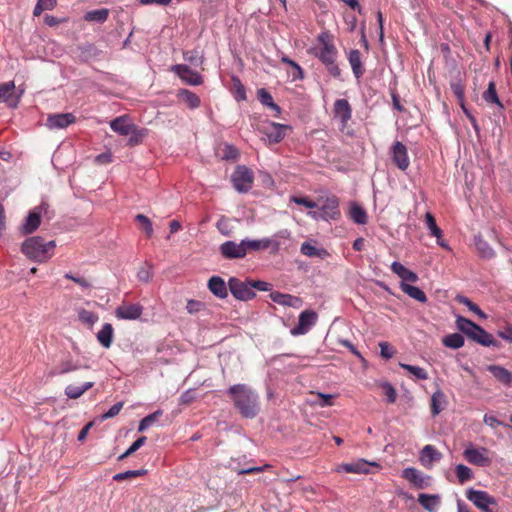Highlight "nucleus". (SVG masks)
Returning <instances> with one entry per match:
<instances>
[{
	"label": "nucleus",
	"instance_id": "72a5a7b5",
	"mask_svg": "<svg viewBox=\"0 0 512 512\" xmlns=\"http://www.w3.org/2000/svg\"><path fill=\"white\" fill-rule=\"evenodd\" d=\"M258 99L264 105L275 111V116L281 112L280 107L273 101L272 95L264 88L258 90Z\"/></svg>",
	"mask_w": 512,
	"mask_h": 512
},
{
	"label": "nucleus",
	"instance_id": "f03ea898",
	"mask_svg": "<svg viewBox=\"0 0 512 512\" xmlns=\"http://www.w3.org/2000/svg\"><path fill=\"white\" fill-rule=\"evenodd\" d=\"M234 407L244 418H254L260 410L258 395L247 385L237 384L229 388Z\"/></svg>",
	"mask_w": 512,
	"mask_h": 512
},
{
	"label": "nucleus",
	"instance_id": "1a4fd4ad",
	"mask_svg": "<svg viewBox=\"0 0 512 512\" xmlns=\"http://www.w3.org/2000/svg\"><path fill=\"white\" fill-rule=\"evenodd\" d=\"M317 314L312 310H305L299 315L298 324L291 329L294 336L306 334L316 323Z\"/></svg>",
	"mask_w": 512,
	"mask_h": 512
},
{
	"label": "nucleus",
	"instance_id": "69168bd1",
	"mask_svg": "<svg viewBox=\"0 0 512 512\" xmlns=\"http://www.w3.org/2000/svg\"><path fill=\"white\" fill-rule=\"evenodd\" d=\"M483 422L490 426L491 428H497L499 426H507L506 424H504L502 421L498 420L495 416L491 415V414H485L484 415V418H483Z\"/></svg>",
	"mask_w": 512,
	"mask_h": 512
},
{
	"label": "nucleus",
	"instance_id": "09e8293b",
	"mask_svg": "<svg viewBox=\"0 0 512 512\" xmlns=\"http://www.w3.org/2000/svg\"><path fill=\"white\" fill-rule=\"evenodd\" d=\"M163 411L162 410H156L155 412L149 414L148 416L144 417L138 427V431L142 432L149 428L154 422L158 420L160 416H162Z\"/></svg>",
	"mask_w": 512,
	"mask_h": 512
},
{
	"label": "nucleus",
	"instance_id": "f3484780",
	"mask_svg": "<svg viewBox=\"0 0 512 512\" xmlns=\"http://www.w3.org/2000/svg\"><path fill=\"white\" fill-rule=\"evenodd\" d=\"M370 467L379 469L380 465L377 462H369L364 459H359L356 462L342 465L343 470L347 473L368 474L371 472Z\"/></svg>",
	"mask_w": 512,
	"mask_h": 512
},
{
	"label": "nucleus",
	"instance_id": "4d7b16f0",
	"mask_svg": "<svg viewBox=\"0 0 512 512\" xmlns=\"http://www.w3.org/2000/svg\"><path fill=\"white\" fill-rule=\"evenodd\" d=\"M451 90L456 96L457 100L459 101V104L461 108H464V97H465V88L464 85L458 81L451 83Z\"/></svg>",
	"mask_w": 512,
	"mask_h": 512
},
{
	"label": "nucleus",
	"instance_id": "e433bc0d",
	"mask_svg": "<svg viewBox=\"0 0 512 512\" xmlns=\"http://www.w3.org/2000/svg\"><path fill=\"white\" fill-rule=\"evenodd\" d=\"M475 246L480 255L484 258H492L495 255L494 250L485 241L481 235L475 236Z\"/></svg>",
	"mask_w": 512,
	"mask_h": 512
},
{
	"label": "nucleus",
	"instance_id": "0eeeda50",
	"mask_svg": "<svg viewBox=\"0 0 512 512\" xmlns=\"http://www.w3.org/2000/svg\"><path fill=\"white\" fill-rule=\"evenodd\" d=\"M466 497L483 512H494L491 506L497 505L495 498L489 495L486 491L471 488L467 490Z\"/></svg>",
	"mask_w": 512,
	"mask_h": 512
},
{
	"label": "nucleus",
	"instance_id": "473e14b6",
	"mask_svg": "<svg viewBox=\"0 0 512 512\" xmlns=\"http://www.w3.org/2000/svg\"><path fill=\"white\" fill-rule=\"evenodd\" d=\"M94 382H86L82 386L68 385L65 388V394L70 399H78L81 397L87 390L92 388Z\"/></svg>",
	"mask_w": 512,
	"mask_h": 512
},
{
	"label": "nucleus",
	"instance_id": "c85d7f7f",
	"mask_svg": "<svg viewBox=\"0 0 512 512\" xmlns=\"http://www.w3.org/2000/svg\"><path fill=\"white\" fill-rule=\"evenodd\" d=\"M114 329L110 323H105L97 333V340L105 347L110 348L113 342Z\"/></svg>",
	"mask_w": 512,
	"mask_h": 512
},
{
	"label": "nucleus",
	"instance_id": "49530a36",
	"mask_svg": "<svg viewBox=\"0 0 512 512\" xmlns=\"http://www.w3.org/2000/svg\"><path fill=\"white\" fill-rule=\"evenodd\" d=\"M135 221L139 224L140 229H142L145 232L146 236L150 238L153 234L151 220L143 214H137L135 216Z\"/></svg>",
	"mask_w": 512,
	"mask_h": 512
},
{
	"label": "nucleus",
	"instance_id": "6ab92c4d",
	"mask_svg": "<svg viewBox=\"0 0 512 512\" xmlns=\"http://www.w3.org/2000/svg\"><path fill=\"white\" fill-rule=\"evenodd\" d=\"M15 84L13 81L0 84V102H5L9 107L15 108L18 98L14 96Z\"/></svg>",
	"mask_w": 512,
	"mask_h": 512
},
{
	"label": "nucleus",
	"instance_id": "423d86ee",
	"mask_svg": "<svg viewBox=\"0 0 512 512\" xmlns=\"http://www.w3.org/2000/svg\"><path fill=\"white\" fill-rule=\"evenodd\" d=\"M228 287L231 294L240 301H249L256 296L254 290L251 289L250 281H242L236 277L228 280Z\"/></svg>",
	"mask_w": 512,
	"mask_h": 512
},
{
	"label": "nucleus",
	"instance_id": "412c9836",
	"mask_svg": "<svg viewBox=\"0 0 512 512\" xmlns=\"http://www.w3.org/2000/svg\"><path fill=\"white\" fill-rule=\"evenodd\" d=\"M348 61L351 66L352 72L357 79H360L365 69L361 60V52L357 49H353L348 54Z\"/></svg>",
	"mask_w": 512,
	"mask_h": 512
},
{
	"label": "nucleus",
	"instance_id": "c03bdc74",
	"mask_svg": "<svg viewBox=\"0 0 512 512\" xmlns=\"http://www.w3.org/2000/svg\"><path fill=\"white\" fill-rule=\"evenodd\" d=\"M281 62L292 67L291 76L293 80H301L304 78V71L298 63L285 55L281 57Z\"/></svg>",
	"mask_w": 512,
	"mask_h": 512
},
{
	"label": "nucleus",
	"instance_id": "37998d69",
	"mask_svg": "<svg viewBox=\"0 0 512 512\" xmlns=\"http://www.w3.org/2000/svg\"><path fill=\"white\" fill-rule=\"evenodd\" d=\"M230 92L237 101H243L246 99L245 88L242 85L241 81L235 76H232V87L230 89Z\"/></svg>",
	"mask_w": 512,
	"mask_h": 512
},
{
	"label": "nucleus",
	"instance_id": "5701e85b",
	"mask_svg": "<svg viewBox=\"0 0 512 512\" xmlns=\"http://www.w3.org/2000/svg\"><path fill=\"white\" fill-rule=\"evenodd\" d=\"M446 405H447V397L443 393V391L438 389L431 396V402H430L431 414L433 416H437L438 414H440V412H442L444 410Z\"/></svg>",
	"mask_w": 512,
	"mask_h": 512
},
{
	"label": "nucleus",
	"instance_id": "39448f33",
	"mask_svg": "<svg viewBox=\"0 0 512 512\" xmlns=\"http://www.w3.org/2000/svg\"><path fill=\"white\" fill-rule=\"evenodd\" d=\"M254 172L246 165H237L231 173L230 182L238 193L249 192L254 184Z\"/></svg>",
	"mask_w": 512,
	"mask_h": 512
},
{
	"label": "nucleus",
	"instance_id": "20e7f679",
	"mask_svg": "<svg viewBox=\"0 0 512 512\" xmlns=\"http://www.w3.org/2000/svg\"><path fill=\"white\" fill-rule=\"evenodd\" d=\"M456 326L462 333H464L474 342L485 347H498V343L496 340H494L493 336L471 320L463 316H458L456 318Z\"/></svg>",
	"mask_w": 512,
	"mask_h": 512
},
{
	"label": "nucleus",
	"instance_id": "a19ab883",
	"mask_svg": "<svg viewBox=\"0 0 512 512\" xmlns=\"http://www.w3.org/2000/svg\"><path fill=\"white\" fill-rule=\"evenodd\" d=\"M442 342L446 347L458 349L464 345V337L459 333H452L445 336Z\"/></svg>",
	"mask_w": 512,
	"mask_h": 512
},
{
	"label": "nucleus",
	"instance_id": "ddd939ff",
	"mask_svg": "<svg viewBox=\"0 0 512 512\" xmlns=\"http://www.w3.org/2000/svg\"><path fill=\"white\" fill-rule=\"evenodd\" d=\"M463 455L465 459L473 465L488 466L491 463L490 458L487 456L486 448H468L464 450Z\"/></svg>",
	"mask_w": 512,
	"mask_h": 512
},
{
	"label": "nucleus",
	"instance_id": "bf43d9fd",
	"mask_svg": "<svg viewBox=\"0 0 512 512\" xmlns=\"http://www.w3.org/2000/svg\"><path fill=\"white\" fill-rule=\"evenodd\" d=\"M144 473H145V470H129V471H125V472L116 474L113 477V479L115 481H122V480H126L129 478H135V477L141 476Z\"/></svg>",
	"mask_w": 512,
	"mask_h": 512
},
{
	"label": "nucleus",
	"instance_id": "13d9d810",
	"mask_svg": "<svg viewBox=\"0 0 512 512\" xmlns=\"http://www.w3.org/2000/svg\"><path fill=\"white\" fill-rule=\"evenodd\" d=\"M147 438L145 436H142V437H139L136 441H134L132 443V445L122 454L119 456V460H123L127 457H129L130 455H132L134 452H136L140 447H142L145 442H146Z\"/></svg>",
	"mask_w": 512,
	"mask_h": 512
},
{
	"label": "nucleus",
	"instance_id": "6e6d98bb",
	"mask_svg": "<svg viewBox=\"0 0 512 512\" xmlns=\"http://www.w3.org/2000/svg\"><path fill=\"white\" fill-rule=\"evenodd\" d=\"M456 475L459 482L463 484L472 478V470L463 464H459L456 466Z\"/></svg>",
	"mask_w": 512,
	"mask_h": 512
},
{
	"label": "nucleus",
	"instance_id": "a211bd4d",
	"mask_svg": "<svg viewBox=\"0 0 512 512\" xmlns=\"http://www.w3.org/2000/svg\"><path fill=\"white\" fill-rule=\"evenodd\" d=\"M43 208H44L43 205L36 207L29 213V215L26 218L25 223L22 226V232L24 234H31L35 230H37V228L40 226L41 212H42Z\"/></svg>",
	"mask_w": 512,
	"mask_h": 512
},
{
	"label": "nucleus",
	"instance_id": "bb28decb",
	"mask_svg": "<svg viewBox=\"0 0 512 512\" xmlns=\"http://www.w3.org/2000/svg\"><path fill=\"white\" fill-rule=\"evenodd\" d=\"M402 477L412 483L417 488H424L426 481L422 474L413 467L405 468L402 471Z\"/></svg>",
	"mask_w": 512,
	"mask_h": 512
},
{
	"label": "nucleus",
	"instance_id": "4c0bfd02",
	"mask_svg": "<svg viewBox=\"0 0 512 512\" xmlns=\"http://www.w3.org/2000/svg\"><path fill=\"white\" fill-rule=\"evenodd\" d=\"M350 218L357 224H366L367 223V213L366 211L358 204H353L349 211Z\"/></svg>",
	"mask_w": 512,
	"mask_h": 512
},
{
	"label": "nucleus",
	"instance_id": "5fc2aeb1",
	"mask_svg": "<svg viewBox=\"0 0 512 512\" xmlns=\"http://www.w3.org/2000/svg\"><path fill=\"white\" fill-rule=\"evenodd\" d=\"M183 57L185 61L193 66H200L203 63V56L197 50L186 51Z\"/></svg>",
	"mask_w": 512,
	"mask_h": 512
},
{
	"label": "nucleus",
	"instance_id": "8fccbe9b",
	"mask_svg": "<svg viewBox=\"0 0 512 512\" xmlns=\"http://www.w3.org/2000/svg\"><path fill=\"white\" fill-rule=\"evenodd\" d=\"M57 4L56 0H38L34 10V16H40L45 10H52Z\"/></svg>",
	"mask_w": 512,
	"mask_h": 512
},
{
	"label": "nucleus",
	"instance_id": "603ef678",
	"mask_svg": "<svg viewBox=\"0 0 512 512\" xmlns=\"http://www.w3.org/2000/svg\"><path fill=\"white\" fill-rule=\"evenodd\" d=\"M425 221H426V225H427L428 229L430 230L431 235L436 237L437 239H441L442 231L437 226L434 216L429 212L426 213Z\"/></svg>",
	"mask_w": 512,
	"mask_h": 512
},
{
	"label": "nucleus",
	"instance_id": "c9c22d12",
	"mask_svg": "<svg viewBox=\"0 0 512 512\" xmlns=\"http://www.w3.org/2000/svg\"><path fill=\"white\" fill-rule=\"evenodd\" d=\"M483 99L487 103L496 104L500 109L504 108L502 102L500 101V99L498 97V94L496 91V84L494 81L489 82L487 90L483 93Z\"/></svg>",
	"mask_w": 512,
	"mask_h": 512
},
{
	"label": "nucleus",
	"instance_id": "7ed1b4c3",
	"mask_svg": "<svg viewBox=\"0 0 512 512\" xmlns=\"http://www.w3.org/2000/svg\"><path fill=\"white\" fill-rule=\"evenodd\" d=\"M55 247V241L44 242L42 237L33 236L22 243L21 251L30 260L43 263L53 256Z\"/></svg>",
	"mask_w": 512,
	"mask_h": 512
},
{
	"label": "nucleus",
	"instance_id": "f704fd0d",
	"mask_svg": "<svg viewBox=\"0 0 512 512\" xmlns=\"http://www.w3.org/2000/svg\"><path fill=\"white\" fill-rule=\"evenodd\" d=\"M109 16V10L107 8H101L91 10L85 13L84 19L88 22L104 23Z\"/></svg>",
	"mask_w": 512,
	"mask_h": 512
},
{
	"label": "nucleus",
	"instance_id": "f257e3e1",
	"mask_svg": "<svg viewBox=\"0 0 512 512\" xmlns=\"http://www.w3.org/2000/svg\"><path fill=\"white\" fill-rule=\"evenodd\" d=\"M308 53L316 57L333 78L341 77V69L337 62L338 49L334 43V36L329 31L318 34L315 45Z\"/></svg>",
	"mask_w": 512,
	"mask_h": 512
},
{
	"label": "nucleus",
	"instance_id": "2f4dec72",
	"mask_svg": "<svg viewBox=\"0 0 512 512\" xmlns=\"http://www.w3.org/2000/svg\"><path fill=\"white\" fill-rule=\"evenodd\" d=\"M178 98L191 109H195L200 105V98L195 93L186 89H182L178 92Z\"/></svg>",
	"mask_w": 512,
	"mask_h": 512
},
{
	"label": "nucleus",
	"instance_id": "9b49d317",
	"mask_svg": "<svg viewBox=\"0 0 512 512\" xmlns=\"http://www.w3.org/2000/svg\"><path fill=\"white\" fill-rule=\"evenodd\" d=\"M321 211L323 212L325 219H338L340 217L339 200L336 196H328L326 198H320Z\"/></svg>",
	"mask_w": 512,
	"mask_h": 512
},
{
	"label": "nucleus",
	"instance_id": "a878e982",
	"mask_svg": "<svg viewBox=\"0 0 512 512\" xmlns=\"http://www.w3.org/2000/svg\"><path fill=\"white\" fill-rule=\"evenodd\" d=\"M246 254L245 240L240 243L226 241V258H243Z\"/></svg>",
	"mask_w": 512,
	"mask_h": 512
},
{
	"label": "nucleus",
	"instance_id": "393cba45",
	"mask_svg": "<svg viewBox=\"0 0 512 512\" xmlns=\"http://www.w3.org/2000/svg\"><path fill=\"white\" fill-rule=\"evenodd\" d=\"M270 298L273 302L282 306L295 307L300 303V299L298 297L278 291L271 292Z\"/></svg>",
	"mask_w": 512,
	"mask_h": 512
},
{
	"label": "nucleus",
	"instance_id": "dca6fc26",
	"mask_svg": "<svg viewBox=\"0 0 512 512\" xmlns=\"http://www.w3.org/2000/svg\"><path fill=\"white\" fill-rule=\"evenodd\" d=\"M143 312V307L139 304L123 303L115 310V315L118 319L135 320L138 319Z\"/></svg>",
	"mask_w": 512,
	"mask_h": 512
},
{
	"label": "nucleus",
	"instance_id": "680f3d73",
	"mask_svg": "<svg viewBox=\"0 0 512 512\" xmlns=\"http://www.w3.org/2000/svg\"><path fill=\"white\" fill-rule=\"evenodd\" d=\"M291 201L310 209L317 207V203L307 197L292 196Z\"/></svg>",
	"mask_w": 512,
	"mask_h": 512
},
{
	"label": "nucleus",
	"instance_id": "de8ad7c7",
	"mask_svg": "<svg viewBox=\"0 0 512 512\" xmlns=\"http://www.w3.org/2000/svg\"><path fill=\"white\" fill-rule=\"evenodd\" d=\"M79 320L87 326H93L99 319L98 315L92 311L86 309H80L78 311Z\"/></svg>",
	"mask_w": 512,
	"mask_h": 512
},
{
	"label": "nucleus",
	"instance_id": "ea45409f",
	"mask_svg": "<svg viewBox=\"0 0 512 512\" xmlns=\"http://www.w3.org/2000/svg\"><path fill=\"white\" fill-rule=\"evenodd\" d=\"M271 244L272 241L269 238H264L260 240H245L246 252L265 250L269 248Z\"/></svg>",
	"mask_w": 512,
	"mask_h": 512
},
{
	"label": "nucleus",
	"instance_id": "f8f14e48",
	"mask_svg": "<svg viewBox=\"0 0 512 512\" xmlns=\"http://www.w3.org/2000/svg\"><path fill=\"white\" fill-rule=\"evenodd\" d=\"M172 71L178 75L181 80L189 85H200L202 83V77L198 72L190 69L188 65L177 64L172 67Z\"/></svg>",
	"mask_w": 512,
	"mask_h": 512
},
{
	"label": "nucleus",
	"instance_id": "cd10ccee",
	"mask_svg": "<svg viewBox=\"0 0 512 512\" xmlns=\"http://www.w3.org/2000/svg\"><path fill=\"white\" fill-rule=\"evenodd\" d=\"M441 458L442 454L439 451H437L432 445H426L421 450L420 460L425 466L431 465L433 462H437Z\"/></svg>",
	"mask_w": 512,
	"mask_h": 512
},
{
	"label": "nucleus",
	"instance_id": "b1692460",
	"mask_svg": "<svg viewBox=\"0 0 512 512\" xmlns=\"http://www.w3.org/2000/svg\"><path fill=\"white\" fill-rule=\"evenodd\" d=\"M487 370L501 383L510 386L512 383V374L506 368L499 365H489Z\"/></svg>",
	"mask_w": 512,
	"mask_h": 512
},
{
	"label": "nucleus",
	"instance_id": "3c124183",
	"mask_svg": "<svg viewBox=\"0 0 512 512\" xmlns=\"http://www.w3.org/2000/svg\"><path fill=\"white\" fill-rule=\"evenodd\" d=\"M400 367L407 370L409 373L414 375L419 380H426L428 379V373L425 369L419 367V366H413L410 364H404L400 363Z\"/></svg>",
	"mask_w": 512,
	"mask_h": 512
},
{
	"label": "nucleus",
	"instance_id": "864d4df0",
	"mask_svg": "<svg viewBox=\"0 0 512 512\" xmlns=\"http://www.w3.org/2000/svg\"><path fill=\"white\" fill-rule=\"evenodd\" d=\"M145 130L139 129L137 126L133 125V130L129 134L128 145L136 146L142 143L143 138L145 137Z\"/></svg>",
	"mask_w": 512,
	"mask_h": 512
},
{
	"label": "nucleus",
	"instance_id": "6e6552de",
	"mask_svg": "<svg viewBox=\"0 0 512 512\" xmlns=\"http://www.w3.org/2000/svg\"><path fill=\"white\" fill-rule=\"evenodd\" d=\"M289 130L291 127L288 125L270 122L262 128L261 132L267 137L270 144H275L282 141Z\"/></svg>",
	"mask_w": 512,
	"mask_h": 512
},
{
	"label": "nucleus",
	"instance_id": "a18cd8bd",
	"mask_svg": "<svg viewBox=\"0 0 512 512\" xmlns=\"http://www.w3.org/2000/svg\"><path fill=\"white\" fill-rule=\"evenodd\" d=\"M418 502L428 511H434L435 507L438 505L439 500L435 495L428 494H420L418 496Z\"/></svg>",
	"mask_w": 512,
	"mask_h": 512
},
{
	"label": "nucleus",
	"instance_id": "aec40b11",
	"mask_svg": "<svg viewBox=\"0 0 512 512\" xmlns=\"http://www.w3.org/2000/svg\"><path fill=\"white\" fill-rule=\"evenodd\" d=\"M133 125L127 116H119L110 122L111 129L122 136H128L133 130Z\"/></svg>",
	"mask_w": 512,
	"mask_h": 512
},
{
	"label": "nucleus",
	"instance_id": "58836bf2",
	"mask_svg": "<svg viewBox=\"0 0 512 512\" xmlns=\"http://www.w3.org/2000/svg\"><path fill=\"white\" fill-rule=\"evenodd\" d=\"M209 290L219 298H224V280L220 276H212L208 281Z\"/></svg>",
	"mask_w": 512,
	"mask_h": 512
},
{
	"label": "nucleus",
	"instance_id": "7c9ffc66",
	"mask_svg": "<svg viewBox=\"0 0 512 512\" xmlns=\"http://www.w3.org/2000/svg\"><path fill=\"white\" fill-rule=\"evenodd\" d=\"M400 289L409 297L415 299L418 302L425 303L427 301L426 294L419 287L401 282Z\"/></svg>",
	"mask_w": 512,
	"mask_h": 512
},
{
	"label": "nucleus",
	"instance_id": "774afa93",
	"mask_svg": "<svg viewBox=\"0 0 512 512\" xmlns=\"http://www.w3.org/2000/svg\"><path fill=\"white\" fill-rule=\"evenodd\" d=\"M384 389H385V395L387 397V401L389 403H394L396 401V390L394 389V387L392 385H390L389 383H386L384 386Z\"/></svg>",
	"mask_w": 512,
	"mask_h": 512
},
{
	"label": "nucleus",
	"instance_id": "c756f323",
	"mask_svg": "<svg viewBox=\"0 0 512 512\" xmlns=\"http://www.w3.org/2000/svg\"><path fill=\"white\" fill-rule=\"evenodd\" d=\"M300 252L307 257H318L320 259H325L329 256V253L326 249L317 248L310 242L302 243Z\"/></svg>",
	"mask_w": 512,
	"mask_h": 512
},
{
	"label": "nucleus",
	"instance_id": "4468645a",
	"mask_svg": "<svg viewBox=\"0 0 512 512\" xmlns=\"http://www.w3.org/2000/svg\"><path fill=\"white\" fill-rule=\"evenodd\" d=\"M76 117L72 113L50 114L46 125L51 129H63L75 123Z\"/></svg>",
	"mask_w": 512,
	"mask_h": 512
},
{
	"label": "nucleus",
	"instance_id": "79ce46f5",
	"mask_svg": "<svg viewBox=\"0 0 512 512\" xmlns=\"http://www.w3.org/2000/svg\"><path fill=\"white\" fill-rule=\"evenodd\" d=\"M455 299L458 303L465 305L471 312L475 313L480 318L485 319L487 317L486 314L479 308V306L473 303L468 297L457 295Z\"/></svg>",
	"mask_w": 512,
	"mask_h": 512
},
{
	"label": "nucleus",
	"instance_id": "9d476101",
	"mask_svg": "<svg viewBox=\"0 0 512 512\" xmlns=\"http://www.w3.org/2000/svg\"><path fill=\"white\" fill-rule=\"evenodd\" d=\"M391 152L393 163L400 170L405 171L410 165L406 146L403 143L396 141L391 148Z\"/></svg>",
	"mask_w": 512,
	"mask_h": 512
},
{
	"label": "nucleus",
	"instance_id": "052dcab7",
	"mask_svg": "<svg viewBox=\"0 0 512 512\" xmlns=\"http://www.w3.org/2000/svg\"><path fill=\"white\" fill-rule=\"evenodd\" d=\"M66 279L74 281L76 284H78L83 290H89L91 288V283L89 280H87L84 277H75L71 273H66L64 275Z\"/></svg>",
	"mask_w": 512,
	"mask_h": 512
},
{
	"label": "nucleus",
	"instance_id": "0e129e2a",
	"mask_svg": "<svg viewBox=\"0 0 512 512\" xmlns=\"http://www.w3.org/2000/svg\"><path fill=\"white\" fill-rule=\"evenodd\" d=\"M379 347H380V354L383 358L390 359L393 357L395 351L390 346V344L388 342L379 343Z\"/></svg>",
	"mask_w": 512,
	"mask_h": 512
},
{
	"label": "nucleus",
	"instance_id": "338daca9",
	"mask_svg": "<svg viewBox=\"0 0 512 512\" xmlns=\"http://www.w3.org/2000/svg\"><path fill=\"white\" fill-rule=\"evenodd\" d=\"M123 402H117L115 403L106 413L102 415V419H108L115 417L119 414L121 409L123 408Z\"/></svg>",
	"mask_w": 512,
	"mask_h": 512
},
{
	"label": "nucleus",
	"instance_id": "2eb2a0df",
	"mask_svg": "<svg viewBox=\"0 0 512 512\" xmlns=\"http://www.w3.org/2000/svg\"><path fill=\"white\" fill-rule=\"evenodd\" d=\"M334 117L345 127L352 117V107L346 99H337L333 105Z\"/></svg>",
	"mask_w": 512,
	"mask_h": 512
},
{
	"label": "nucleus",
	"instance_id": "4be33fe9",
	"mask_svg": "<svg viewBox=\"0 0 512 512\" xmlns=\"http://www.w3.org/2000/svg\"><path fill=\"white\" fill-rule=\"evenodd\" d=\"M391 270L393 273H395L398 277H400L403 281L402 282H412L415 283L418 281V276L415 272L407 269L404 265H402L399 262H393L391 264Z\"/></svg>",
	"mask_w": 512,
	"mask_h": 512
},
{
	"label": "nucleus",
	"instance_id": "e2e57ef3",
	"mask_svg": "<svg viewBox=\"0 0 512 512\" xmlns=\"http://www.w3.org/2000/svg\"><path fill=\"white\" fill-rule=\"evenodd\" d=\"M251 289L259 290V291H271L272 285L268 282L261 281V280H249Z\"/></svg>",
	"mask_w": 512,
	"mask_h": 512
}]
</instances>
